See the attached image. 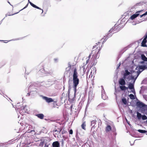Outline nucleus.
<instances>
[{
	"label": "nucleus",
	"mask_w": 147,
	"mask_h": 147,
	"mask_svg": "<svg viewBox=\"0 0 147 147\" xmlns=\"http://www.w3.org/2000/svg\"><path fill=\"white\" fill-rule=\"evenodd\" d=\"M54 60L55 62H57L58 61V59L57 58H55L54 59Z\"/></svg>",
	"instance_id": "obj_47"
},
{
	"label": "nucleus",
	"mask_w": 147,
	"mask_h": 147,
	"mask_svg": "<svg viewBox=\"0 0 147 147\" xmlns=\"http://www.w3.org/2000/svg\"><path fill=\"white\" fill-rule=\"evenodd\" d=\"M30 93L31 95L34 96L37 93V92L36 91V89L35 88H34L33 90L30 91Z\"/></svg>",
	"instance_id": "obj_18"
},
{
	"label": "nucleus",
	"mask_w": 147,
	"mask_h": 147,
	"mask_svg": "<svg viewBox=\"0 0 147 147\" xmlns=\"http://www.w3.org/2000/svg\"><path fill=\"white\" fill-rule=\"evenodd\" d=\"M8 3H9L10 5H11V4H10V2H9V1H8Z\"/></svg>",
	"instance_id": "obj_64"
},
{
	"label": "nucleus",
	"mask_w": 147,
	"mask_h": 147,
	"mask_svg": "<svg viewBox=\"0 0 147 147\" xmlns=\"http://www.w3.org/2000/svg\"><path fill=\"white\" fill-rule=\"evenodd\" d=\"M120 88L122 90H127L128 89V88L127 87H125L124 85L122 86H120Z\"/></svg>",
	"instance_id": "obj_23"
},
{
	"label": "nucleus",
	"mask_w": 147,
	"mask_h": 147,
	"mask_svg": "<svg viewBox=\"0 0 147 147\" xmlns=\"http://www.w3.org/2000/svg\"><path fill=\"white\" fill-rule=\"evenodd\" d=\"M147 42V40L145 39H144L141 43V46L143 47H147L146 43Z\"/></svg>",
	"instance_id": "obj_15"
},
{
	"label": "nucleus",
	"mask_w": 147,
	"mask_h": 147,
	"mask_svg": "<svg viewBox=\"0 0 147 147\" xmlns=\"http://www.w3.org/2000/svg\"><path fill=\"white\" fill-rule=\"evenodd\" d=\"M146 111H147V105H146Z\"/></svg>",
	"instance_id": "obj_62"
},
{
	"label": "nucleus",
	"mask_w": 147,
	"mask_h": 147,
	"mask_svg": "<svg viewBox=\"0 0 147 147\" xmlns=\"http://www.w3.org/2000/svg\"><path fill=\"white\" fill-rule=\"evenodd\" d=\"M89 59H87L86 60V64H87L89 62Z\"/></svg>",
	"instance_id": "obj_49"
},
{
	"label": "nucleus",
	"mask_w": 147,
	"mask_h": 147,
	"mask_svg": "<svg viewBox=\"0 0 147 147\" xmlns=\"http://www.w3.org/2000/svg\"><path fill=\"white\" fill-rule=\"evenodd\" d=\"M71 88V86L70 85V84H69V86H68V91L69 92V90H70V89Z\"/></svg>",
	"instance_id": "obj_44"
},
{
	"label": "nucleus",
	"mask_w": 147,
	"mask_h": 147,
	"mask_svg": "<svg viewBox=\"0 0 147 147\" xmlns=\"http://www.w3.org/2000/svg\"><path fill=\"white\" fill-rule=\"evenodd\" d=\"M17 147H20V145H18Z\"/></svg>",
	"instance_id": "obj_59"
},
{
	"label": "nucleus",
	"mask_w": 147,
	"mask_h": 147,
	"mask_svg": "<svg viewBox=\"0 0 147 147\" xmlns=\"http://www.w3.org/2000/svg\"><path fill=\"white\" fill-rule=\"evenodd\" d=\"M129 48V46H127V47H125L122 50V51L123 52H124L126 50H127Z\"/></svg>",
	"instance_id": "obj_38"
},
{
	"label": "nucleus",
	"mask_w": 147,
	"mask_h": 147,
	"mask_svg": "<svg viewBox=\"0 0 147 147\" xmlns=\"http://www.w3.org/2000/svg\"><path fill=\"white\" fill-rule=\"evenodd\" d=\"M125 72L123 75V78L124 79H125L127 76L130 74V73L128 71V70H125Z\"/></svg>",
	"instance_id": "obj_14"
},
{
	"label": "nucleus",
	"mask_w": 147,
	"mask_h": 147,
	"mask_svg": "<svg viewBox=\"0 0 147 147\" xmlns=\"http://www.w3.org/2000/svg\"><path fill=\"white\" fill-rule=\"evenodd\" d=\"M112 131L113 132L115 131L116 129L114 126L113 127V128H112Z\"/></svg>",
	"instance_id": "obj_42"
},
{
	"label": "nucleus",
	"mask_w": 147,
	"mask_h": 147,
	"mask_svg": "<svg viewBox=\"0 0 147 147\" xmlns=\"http://www.w3.org/2000/svg\"><path fill=\"white\" fill-rule=\"evenodd\" d=\"M129 96L131 99L134 100L135 99L134 96L132 94H130Z\"/></svg>",
	"instance_id": "obj_32"
},
{
	"label": "nucleus",
	"mask_w": 147,
	"mask_h": 147,
	"mask_svg": "<svg viewBox=\"0 0 147 147\" xmlns=\"http://www.w3.org/2000/svg\"><path fill=\"white\" fill-rule=\"evenodd\" d=\"M41 97L43 99L45 100L48 103H51L53 102H54L53 99L51 98L44 96L42 95L41 96Z\"/></svg>",
	"instance_id": "obj_6"
},
{
	"label": "nucleus",
	"mask_w": 147,
	"mask_h": 147,
	"mask_svg": "<svg viewBox=\"0 0 147 147\" xmlns=\"http://www.w3.org/2000/svg\"><path fill=\"white\" fill-rule=\"evenodd\" d=\"M119 84L121 86H123L125 85V82L124 79L121 78L119 81Z\"/></svg>",
	"instance_id": "obj_10"
},
{
	"label": "nucleus",
	"mask_w": 147,
	"mask_h": 147,
	"mask_svg": "<svg viewBox=\"0 0 147 147\" xmlns=\"http://www.w3.org/2000/svg\"><path fill=\"white\" fill-rule=\"evenodd\" d=\"M96 45L93 46V49H94V48H96L95 50V51L94 50L92 52V53L93 54L92 57L95 59L98 58V55L99 53V51L100 49V48L99 49L97 47V46L98 45L97 43H96Z\"/></svg>",
	"instance_id": "obj_3"
},
{
	"label": "nucleus",
	"mask_w": 147,
	"mask_h": 147,
	"mask_svg": "<svg viewBox=\"0 0 147 147\" xmlns=\"http://www.w3.org/2000/svg\"><path fill=\"white\" fill-rule=\"evenodd\" d=\"M62 129H59V134H60V132L61 131Z\"/></svg>",
	"instance_id": "obj_54"
},
{
	"label": "nucleus",
	"mask_w": 147,
	"mask_h": 147,
	"mask_svg": "<svg viewBox=\"0 0 147 147\" xmlns=\"http://www.w3.org/2000/svg\"><path fill=\"white\" fill-rule=\"evenodd\" d=\"M68 66L66 69V71L69 72V71L70 69L71 68V65L69 63L68 64Z\"/></svg>",
	"instance_id": "obj_26"
},
{
	"label": "nucleus",
	"mask_w": 147,
	"mask_h": 147,
	"mask_svg": "<svg viewBox=\"0 0 147 147\" xmlns=\"http://www.w3.org/2000/svg\"><path fill=\"white\" fill-rule=\"evenodd\" d=\"M142 119L143 120H145L147 119V117L145 115H142Z\"/></svg>",
	"instance_id": "obj_35"
},
{
	"label": "nucleus",
	"mask_w": 147,
	"mask_h": 147,
	"mask_svg": "<svg viewBox=\"0 0 147 147\" xmlns=\"http://www.w3.org/2000/svg\"><path fill=\"white\" fill-rule=\"evenodd\" d=\"M122 101L123 103L125 105H126L127 104V101L126 99L124 97H123L122 99Z\"/></svg>",
	"instance_id": "obj_28"
},
{
	"label": "nucleus",
	"mask_w": 147,
	"mask_h": 147,
	"mask_svg": "<svg viewBox=\"0 0 147 147\" xmlns=\"http://www.w3.org/2000/svg\"><path fill=\"white\" fill-rule=\"evenodd\" d=\"M131 90H132V91H131L132 92V93H133L134 94H136V92H135V90L134 88V89H132Z\"/></svg>",
	"instance_id": "obj_43"
},
{
	"label": "nucleus",
	"mask_w": 147,
	"mask_h": 147,
	"mask_svg": "<svg viewBox=\"0 0 147 147\" xmlns=\"http://www.w3.org/2000/svg\"><path fill=\"white\" fill-rule=\"evenodd\" d=\"M30 88V86L29 87H28V92H29L27 94V96H30V95H31V94L30 93V92L29 91V89Z\"/></svg>",
	"instance_id": "obj_37"
},
{
	"label": "nucleus",
	"mask_w": 147,
	"mask_h": 147,
	"mask_svg": "<svg viewBox=\"0 0 147 147\" xmlns=\"http://www.w3.org/2000/svg\"><path fill=\"white\" fill-rule=\"evenodd\" d=\"M147 68V67L146 65H141L139 66V67L137 66L136 67L135 69L136 70H139L141 69L143 70H145Z\"/></svg>",
	"instance_id": "obj_9"
},
{
	"label": "nucleus",
	"mask_w": 147,
	"mask_h": 147,
	"mask_svg": "<svg viewBox=\"0 0 147 147\" xmlns=\"http://www.w3.org/2000/svg\"><path fill=\"white\" fill-rule=\"evenodd\" d=\"M117 24H116L108 32L107 34L105 36V38L104 40L103 41V42H105L106 40L109 37H111L112 35V32L113 33H116L120 30V29L119 28L120 27V24L118 25H116Z\"/></svg>",
	"instance_id": "obj_2"
},
{
	"label": "nucleus",
	"mask_w": 147,
	"mask_h": 147,
	"mask_svg": "<svg viewBox=\"0 0 147 147\" xmlns=\"http://www.w3.org/2000/svg\"><path fill=\"white\" fill-rule=\"evenodd\" d=\"M26 105H25L24 106H23L22 107H21V108H16V109L18 111H19L20 112H21V111H22L23 112H26L27 111V109H26Z\"/></svg>",
	"instance_id": "obj_7"
},
{
	"label": "nucleus",
	"mask_w": 147,
	"mask_h": 147,
	"mask_svg": "<svg viewBox=\"0 0 147 147\" xmlns=\"http://www.w3.org/2000/svg\"><path fill=\"white\" fill-rule=\"evenodd\" d=\"M141 59L144 61H147V58L144 54H142L141 55Z\"/></svg>",
	"instance_id": "obj_24"
},
{
	"label": "nucleus",
	"mask_w": 147,
	"mask_h": 147,
	"mask_svg": "<svg viewBox=\"0 0 147 147\" xmlns=\"http://www.w3.org/2000/svg\"><path fill=\"white\" fill-rule=\"evenodd\" d=\"M8 144H11L13 143H14V140H10L8 141L7 142Z\"/></svg>",
	"instance_id": "obj_36"
},
{
	"label": "nucleus",
	"mask_w": 147,
	"mask_h": 147,
	"mask_svg": "<svg viewBox=\"0 0 147 147\" xmlns=\"http://www.w3.org/2000/svg\"><path fill=\"white\" fill-rule=\"evenodd\" d=\"M142 90H140V94H142Z\"/></svg>",
	"instance_id": "obj_57"
},
{
	"label": "nucleus",
	"mask_w": 147,
	"mask_h": 147,
	"mask_svg": "<svg viewBox=\"0 0 147 147\" xmlns=\"http://www.w3.org/2000/svg\"><path fill=\"white\" fill-rule=\"evenodd\" d=\"M28 4L23 9H22V10L28 7Z\"/></svg>",
	"instance_id": "obj_50"
},
{
	"label": "nucleus",
	"mask_w": 147,
	"mask_h": 147,
	"mask_svg": "<svg viewBox=\"0 0 147 147\" xmlns=\"http://www.w3.org/2000/svg\"><path fill=\"white\" fill-rule=\"evenodd\" d=\"M96 120H94L91 121V126L92 127L91 129L93 128H94V127L96 123Z\"/></svg>",
	"instance_id": "obj_19"
},
{
	"label": "nucleus",
	"mask_w": 147,
	"mask_h": 147,
	"mask_svg": "<svg viewBox=\"0 0 147 147\" xmlns=\"http://www.w3.org/2000/svg\"><path fill=\"white\" fill-rule=\"evenodd\" d=\"M134 83H130L128 85V88L130 89H132L134 88Z\"/></svg>",
	"instance_id": "obj_20"
},
{
	"label": "nucleus",
	"mask_w": 147,
	"mask_h": 147,
	"mask_svg": "<svg viewBox=\"0 0 147 147\" xmlns=\"http://www.w3.org/2000/svg\"><path fill=\"white\" fill-rule=\"evenodd\" d=\"M147 15V11L144 13L143 14L141 15H140V18H141L143 16H146Z\"/></svg>",
	"instance_id": "obj_40"
},
{
	"label": "nucleus",
	"mask_w": 147,
	"mask_h": 147,
	"mask_svg": "<svg viewBox=\"0 0 147 147\" xmlns=\"http://www.w3.org/2000/svg\"><path fill=\"white\" fill-rule=\"evenodd\" d=\"M15 14H11V15H8V13H7V14H6L5 15V17H7V16H12V15H14Z\"/></svg>",
	"instance_id": "obj_46"
},
{
	"label": "nucleus",
	"mask_w": 147,
	"mask_h": 147,
	"mask_svg": "<svg viewBox=\"0 0 147 147\" xmlns=\"http://www.w3.org/2000/svg\"><path fill=\"white\" fill-rule=\"evenodd\" d=\"M102 98L104 100H105L107 98V96L105 94H102Z\"/></svg>",
	"instance_id": "obj_29"
},
{
	"label": "nucleus",
	"mask_w": 147,
	"mask_h": 147,
	"mask_svg": "<svg viewBox=\"0 0 147 147\" xmlns=\"http://www.w3.org/2000/svg\"><path fill=\"white\" fill-rule=\"evenodd\" d=\"M73 69H74V73L73 76V87L74 92V95H75L77 91V87L79 83V79L78 78V74L76 68L74 65L72 66Z\"/></svg>",
	"instance_id": "obj_1"
},
{
	"label": "nucleus",
	"mask_w": 147,
	"mask_h": 147,
	"mask_svg": "<svg viewBox=\"0 0 147 147\" xmlns=\"http://www.w3.org/2000/svg\"><path fill=\"white\" fill-rule=\"evenodd\" d=\"M36 116L41 119H43L44 117V115L42 114H37L36 115Z\"/></svg>",
	"instance_id": "obj_21"
},
{
	"label": "nucleus",
	"mask_w": 147,
	"mask_h": 147,
	"mask_svg": "<svg viewBox=\"0 0 147 147\" xmlns=\"http://www.w3.org/2000/svg\"><path fill=\"white\" fill-rule=\"evenodd\" d=\"M73 107V105H71L70 107V108L71 109H72Z\"/></svg>",
	"instance_id": "obj_58"
},
{
	"label": "nucleus",
	"mask_w": 147,
	"mask_h": 147,
	"mask_svg": "<svg viewBox=\"0 0 147 147\" xmlns=\"http://www.w3.org/2000/svg\"><path fill=\"white\" fill-rule=\"evenodd\" d=\"M144 39H145L146 40V39L147 38V33L146 34L144 35Z\"/></svg>",
	"instance_id": "obj_45"
},
{
	"label": "nucleus",
	"mask_w": 147,
	"mask_h": 147,
	"mask_svg": "<svg viewBox=\"0 0 147 147\" xmlns=\"http://www.w3.org/2000/svg\"><path fill=\"white\" fill-rule=\"evenodd\" d=\"M102 88V94H105V90L103 88V86H101Z\"/></svg>",
	"instance_id": "obj_39"
},
{
	"label": "nucleus",
	"mask_w": 147,
	"mask_h": 147,
	"mask_svg": "<svg viewBox=\"0 0 147 147\" xmlns=\"http://www.w3.org/2000/svg\"><path fill=\"white\" fill-rule=\"evenodd\" d=\"M40 71L42 72V73H44L46 74H49V73L47 71H45V70L44 69H42L40 70Z\"/></svg>",
	"instance_id": "obj_27"
},
{
	"label": "nucleus",
	"mask_w": 147,
	"mask_h": 147,
	"mask_svg": "<svg viewBox=\"0 0 147 147\" xmlns=\"http://www.w3.org/2000/svg\"><path fill=\"white\" fill-rule=\"evenodd\" d=\"M50 144L49 141H47L45 142L44 147H48L49 145Z\"/></svg>",
	"instance_id": "obj_30"
},
{
	"label": "nucleus",
	"mask_w": 147,
	"mask_h": 147,
	"mask_svg": "<svg viewBox=\"0 0 147 147\" xmlns=\"http://www.w3.org/2000/svg\"><path fill=\"white\" fill-rule=\"evenodd\" d=\"M86 126V125L85 123H84V122L81 125L82 128L83 129H84L85 130L86 129V128H85Z\"/></svg>",
	"instance_id": "obj_34"
},
{
	"label": "nucleus",
	"mask_w": 147,
	"mask_h": 147,
	"mask_svg": "<svg viewBox=\"0 0 147 147\" xmlns=\"http://www.w3.org/2000/svg\"><path fill=\"white\" fill-rule=\"evenodd\" d=\"M19 103H17V106H18V105H19Z\"/></svg>",
	"instance_id": "obj_61"
},
{
	"label": "nucleus",
	"mask_w": 147,
	"mask_h": 147,
	"mask_svg": "<svg viewBox=\"0 0 147 147\" xmlns=\"http://www.w3.org/2000/svg\"><path fill=\"white\" fill-rule=\"evenodd\" d=\"M29 3L30 4V5L32 6L33 7H34V8H37V9H40V10H42V13L43 12V9H40V8H39V7H38L36 6V5H35L34 4H33V3H32V2H29Z\"/></svg>",
	"instance_id": "obj_16"
},
{
	"label": "nucleus",
	"mask_w": 147,
	"mask_h": 147,
	"mask_svg": "<svg viewBox=\"0 0 147 147\" xmlns=\"http://www.w3.org/2000/svg\"><path fill=\"white\" fill-rule=\"evenodd\" d=\"M136 105L138 107L142 108H144L146 106V105L144 104L140 101L137 102H136Z\"/></svg>",
	"instance_id": "obj_8"
},
{
	"label": "nucleus",
	"mask_w": 147,
	"mask_h": 147,
	"mask_svg": "<svg viewBox=\"0 0 147 147\" xmlns=\"http://www.w3.org/2000/svg\"><path fill=\"white\" fill-rule=\"evenodd\" d=\"M53 132L55 134L59 135V130H57L56 129L53 130Z\"/></svg>",
	"instance_id": "obj_31"
},
{
	"label": "nucleus",
	"mask_w": 147,
	"mask_h": 147,
	"mask_svg": "<svg viewBox=\"0 0 147 147\" xmlns=\"http://www.w3.org/2000/svg\"><path fill=\"white\" fill-rule=\"evenodd\" d=\"M137 116L138 118V119L140 120V119H141V118L142 117V116L141 114V113H139L138 112H137Z\"/></svg>",
	"instance_id": "obj_25"
},
{
	"label": "nucleus",
	"mask_w": 147,
	"mask_h": 147,
	"mask_svg": "<svg viewBox=\"0 0 147 147\" xmlns=\"http://www.w3.org/2000/svg\"><path fill=\"white\" fill-rule=\"evenodd\" d=\"M138 131L139 132L142 133H145L146 132V131L145 130L138 129Z\"/></svg>",
	"instance_id": "obj_33"
},
{
	"label": "nucleus",
	"mask_w": 147,
	"mask_h": 147,
	"mask_svg": "<svg viewBox=\"0 0 147 147\" xmlns=\"http://www.w3.org/2000/svg\"><path fill=\"white\" fill-rule=\"evenodd\" d=\"M144 63V61H141V62H140V63Z\"/></svg>",
	"instance_id": "obj_55"
},
{
	"label": "nucleus",
	"mask_w": 147,
	"mask_h": 147,
	"mask_svg": "<svg viewBox=\"0 0 147 147\" xmlns=\"http://www.w3.org/2000/svg\"><path fill=\"white\" fill-rule=\"evenodd\" d=\"M126 120L127 121V123H128V124L130 126L131 125L130 124L129 122V121H128L126 119Z\"/></svg>",
	"instance_id": "obj_48"
},
{
	"label": "nucleus",
	"mask_w": 147,
	"mask_h": 147,
	"mask_svg": "<svg viewBox=\"0 0 147 147\" xmlns=\"http://www.w3.org/2000/svg\"><path fill=\"white\" fill-rule=\"evenodd\" d=\"M143 88V86H142L141 87V89H142V88Z\"/></svg>",
	"instance_id": "obj_60"
},
{
	"label": "nucleus",
	"mask_w": 147,
	"mask_h": 147,
	"mask_svg": "<svg viewBox=\"0 0 147 147\" xmlns=\"http://www.w3.org/2000/svg\"><path fill=\"white\" fill-rule=\"evenodd\" d=\"M45 141L43 140H41V142H40V144H39L38 146L39 147H42L44 144H45Z\"/></svg>",
	"instance_id": "obj_22"
},
{
	"label": "nucleus",
	"mask_w": 147,
	"mask_h": 147,
	"mask_svg": "<svg viewBox=\"0 0 147 147\" xmlns=\"http://www.w3.org/2000/svg\"><path fill=\"white\" fill-rule=\"evenodd\" d=\"M134 72H135V71H133V70L132 71H131V73H134Z\"/></svg>",
	"instance_id": "obj_56"
},
{
	"label": "nucleus",
	"mask_w": 147,
	"mask_h": 147,
	"mask_svg": "<svg viewBox=\"0 0 147 147\" xmlns=\"http://www.w3.org/2000/svg\"><path fill=\"white\" fill-rule=\"evenodd\" d=\"M136 72L137 73V76L135 78H134V76H129L127 77H126V78L128 79L129 81L131 79L134 80V83L139 74L141 72V71L140 70H138L137 72Z\"/></svg>",
	"instance_id": "obj_5"
},
{
	"label": "nucleus",
	"mask_w": 147,
	"mask_h": 147,
	"mask_svg": "<svg viewBox=\"0 0 147 147\" xmlns=\"http://www.w3.org/2000/svg\"><path fill=\"white\" fill-rule=\"evenodd\" d=\"M59 143L58 141L55 142L52 144L53 147H59Z\"/></svg>",
	"instance_id": "obj_13"
},
{
	"label": "nucleus",
	"mask_w": 147,
	"mask_h": 147,
	"mask_svg": "<svg viewBox=\"0 0 147 147\" xmlns=\"http://www.w3.org/2000/svg\"><path fill=\"white\" fill-rule=\"evenodd\" d=\"M73 133V131L72 129H70L69 131V134H72Z\"/></svg>",
	"instance_id": "obj_41"
},
{
	"label": "nucleus",
	"mask_w": 147,
	"mask_h": 147,
	"mask_svg": "<svg viewBox=\"0 0 147 147\" xmlns=\"http://www.w3.org/2000/svg\"><path fill=\"white\" fill-rule=\"evenodd\" d=\"M112 130L111 127L109 125H107L105 128V131L107 133L108 132Z\"/></svg>",
	"instance_id": "obj_12"
},
{
	"label": "nucleus",
	"mask_w": 147,
	"mask_h": 147,
	"mask_svg": "<svg viewBox=\"0 0 147 147\" xmlns=\"http://www.w3.org/2000/svg\"><path fill=\"white\" fill-rule=\"evenodd\" d=\"M49 82H50L51 84L52 85L53 84V82L52 81H49Z\"/></svg>",
	"instance_id": "obj_51"
},
{
	"label": "nucleus",
	"mask_w": 147,
	"mask_h": 147,
	"mask_svg": "<svg viewBox=\"0 0 147 147\" xmlns=\"http://www.w3.org/2000/svg\"><path fill=\"white\" fill-rule=\"evenodd\" d=\"M91 54H90L88 57V59H90V57H91Z\"/></svg>",
	"instance_id": "obj_53"
},
{
	"label": "nucleus",
	"mask_w": 147,
	"mask_h": 147,
	"mask_svg": "<svg viewBox=\"0 0 147 147\" xmlns=\"http://www.w3.org/2000/svg\"><path fill=\"white\" fill-rule=\"evenodd\" d=\"M3 66V65H0V68L2 67Z\"/></svg>",
	"instance_id": "obj_63"
},
{
	"label": "nucleus",
	"mask_w": 147,
	"mask_h": 147,
	"mask_svg": "<svg viewBox=\"0 0 147 147\" xmlns=\"http://www.w3.org/2000/svg\"><path fill=\"white\" fill-rule=\"evenodd\" d=\"M22 140H24L23 143L26 145H29L33 142L32 141V138L31 137H24L23 136L22 137Z\"/></svg>",
	"instance_id": "obj_4"
},
{
	"label": "nucleus",
	"mask_w": 147,
	"mask_h": 147,
	"mask_svg": "<svg viewBox=\"0 0 147 147\" xmlns=\"http://www.w3.org/2000/svg\"><path fill=\"white\" fill-rule=\"evenodd\" d=\"M140 12V11H139L138 12H137L136 13L132 15L130 17V19L133 20L138 17L139 14L138 13Z\"/></svg>",
	"instance_id": "obj_11"
},
{
	"label": "nucleus",
	"mask_w": 147,
	"mask_h": 147,
	"mask_svg": "<svg viewBox=\"0 0 147 147\" xmlns=\"http://www.w3.org/2000/svg\"><path fill=\"white\" fill-rule=\"evenodd\" d=\"M141 5V3H136L135 5L134 6L131 7V9H136L138 7Z\"/></svg>",
	"instance_id": "obj_17"
},
{
	"label": "nucleus",
	"mask_w": 147,
	"mask_h": 147,
	"mask_svg": "<svg viewBox=\"0 0 147 147\" xmlns=\"http://www.w3.org/2000/svg\"><path fill=\"white\" fill-rule=\"evenodd\" d=\"M5 18H4L2 20H1V21L0 22V25L2 23L3 21V19Z\"/></svg>",
	"instance_id": "obj_52"
}]
</instances>
